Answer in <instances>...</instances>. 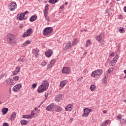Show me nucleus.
Segmentation results:
<instances>
[{
  "label": "nucleus",
  "mask_w": 126,
  "mask_h": 126,
  "mask_svg": "<svg viewBox=\"0 0 126 126\" xmlns=\"http://www.w3.org/2000/svg\"><path fill=\"white\" fill-rule=\"evenodd\" d=\"M48 87H49V82L47 81H44L42 83V85L38 87L37 92H38V93H42L44 91L48 90Z\"/></svg>",
  "instance_id": "nucleus-1"
},
{
  "label": "nucleus",
  "mask_w": 126,
  "mask_h": 126,
  "mask_svg": "<svg viewBox=\"0 0 126 126\" xmlns=\"http://www.w3.org/2000/svg\"><path fill=\"white\" fill-rule=\"evenodd\" d=\"M7 42L9 45L15 46L16 45V37L12 34H8L6 36Z\"/></svg>",
  "instance_id": "nucleus-2"
},
{
  "label": "nucleus",
  "mask_w": 126,
  "mask_h": 126,
  "mask_svg": "<svg viewBox=\"0 0 126 126\" xmlns=\"http://www.w3.org/2000/svg\"><path fill=\"white\" fill-rule=\"evenodd\" d=\"M102 73H103V71L101 69H97L91 73V76L97 78V77L100 76Z\"/></svg>",
  "instance_id": "nucleus-3"
},
{
  "label": "nucleus",
  "mask_w": 126,
  "mask_h": 126,
  "mask_svg": "<svg viewBox=\"0 0 126 126\" xmlns=\"http://www.w3.org/2000/svg\"><path fill=\"white\" fill-rule=\"evenodd\" d=\"M53 30L54 29L51 27L46 28L43 31V34L44 36H48V35H50L52 33Z\"/></svg>",
  "instance_id": "nucleus-4"
},
{
  "label": "nucleus",
  "mask_w": 126,
  "mask_h": 126,
  "mask_svg": "<svg viewBox=\"0 0 126 126\" xmlns=\"http://www.w3.org/2000/svg\"><path fill=\"white\" fill-rule=\"evenodd\" d=\"M8 6L10 11H13L17 7V4H16V2H12L8 5Z\"/></svg>",
  "instance_id": "nucleus-5"
},
{
  "label": "nucleus",
  "mask_w": 126,
  "mask_h": 126,
  "mask_svg": "<svg viewBox=\"0 0 126 126\" xmlns=\"http://www.w3.org/2000/svg\"><path fill=\"white\" fill-rule=\"evenodd\" d=\"M33 33V30L32 29H29L27 30L26 32L24 33L22 35L23 38H25V37H28L30 36Z\"/></svg>",
  "instance_id": "nucleus-6"
},
{
  "label": "nucleus",
  "mask_w": 126,
  "mask_h": 126,
  "mask_svg": "<svg viewBox=\"0 0 126 126\" xmlns=\"http://www.w3.org/2000/svg\"><path fill=\"white\" fill-rule=\"evenodd\" d=\"M56 108V105L54 103H51L46 107L47 111H52L55 112V108Z\"/></svg>",
  "instance_id": "nucleus-7"
},
{
  "label": "nucleus",
  "mask_w": 126,
  "mask_h": 126,
  "mask_svg": "<svg viewBox=\"0 0 126 126\" xmlns=\"http://www.w3.org/2000/svg\"><path fill=\"white\" fill-rule=\"evenodd\" d=\"M90 112H92V109H90L89 108H85L84 109V114L82 115V117H88V115H89V113Z\"/></svg>",
  "instance_id": "nucleus-8"
},
{
  "label": "nucleus",
  "mask_w": 126,
  "mask_h": 126,
  "mask_svg": "<svg viewBox=\"0 0 126 126\" xmlns=\"http://www.w3.org/2000/svg\"><path fill=\"white\" fill-rule=\"evenodd\" d=\"M104 36H105V34L103 32H101L100 34L96 36V39L97 40V41H98V43H101V40H102V39L104 38Z\"/></svg>",
  "instance_id": "nucleus-9"
},
{
  "label": "nucleus",
  "mask_w": 126,
  "mask_h": 126,
  "mask_svg": "<svg viewBox=\"0 0 126 126\" xmlns=\"http://www.w3.org/2000/svg\"><path fill=\"white\" fill-rule=\"evenodd\" d=\"M70 71V69L68 67H63L62 69V72L63 73H65L66 74L69 73Z\"/></svg>",
  "instance_id": "nucleus-10"
},
{
  "label": "nucleus",
  "mask_w": 126,
  "mask_h": 126,
  "mask_svg": "<svg viewBox=\"0 0 126 126\" xmlns=\"http://www.w3.org/2000/svg\"><path fill=\"white\" fill-rule=\"evenodd\" d=\"M32 54L35 56V58H39V49L35 48L32 50Z\"/></svg>",
  "instance_id": "nucleus-11"
},
{
  "label": "nucleus",
  "mask_w": 126,
  "mask_h": 126,
  "mask_svg": "<svg viewBox=\"0 0 126 126\" xmlns=\"http://www.w3.org/2000/svg\"><path fill=\"white\" fill-rule=\"evenodd\" d=\"M53 54V51L52 50L49 49V50L46 51V52L45 53V55L46 57L47 58H50Z\"/></svg>",
  "instance_id": "nucleus-12"
},
{
  "label": "nucleus",
  "mask_w": 126,
  "mask_h": 126,
  "mask_svg": "<svg viewBox=\"0 0 126 126\" xmlns=\"http://www.w3.org/2000/svg\"><path fill=\"white\" fill-rule=\"evenodd\" d=\"M21 86H22L21 85V84H17L16 86H15L13 88V91H17L18 90H19L20 89V88H21Z\"/></svg>",
  "instance_id": "nucleus-13"
},
{
  "label": "nucleus",
  "mask_w": 126,
  "mask_h": 126,
  "mask_svg": "<svg viewBox=\"0 0 126 126\" xmlns=\"http://www.w3.org/2000/svg\"><path fill=\"white\" fill-rule=\"evenodd\" d=\"M73 108V106L71 105V104H70L66 106L65 108V109L66 111H68V112H70L72 111Z\"/></svg>",
  "instance_id": "nucleus-14"
},
{
  "label": "nucleus",
  "mask_w": 126,
  "mask_h": 126,
  "mask_svg": "<svg viewBox=\"0 0 126 126\" xmlns=\"http://www.w3.org/2000/svg\"><path fill=\"white\" fill-rule=\"evenodd\" d=\"M70 44H71L70 41H69L66 44L64 48V50L65 51H66L67 49H70L71 48V45Z\"/></svg>",
  "instance_id": "nucleus-15"
},
{
  "label": "nucleus",
  "mask_w": 126,
  "mask_h": 126,
  "mask_svg": "<svg viewBox=\"0 0 126 126\" xmlns=\"http://www.w3.org/2000/svg\"><path fill=\"white\" fill-rule=\"evenodd\" d=\"M62 111H63V108L60 106H57V105H55L54 112H62Z\"/></svg>",
  "instance_id": "nucleus-16"
},
{
  "label": "nucleus",
  "mask_w": 126,
  "mask_h": 126,
  "mask_svg": "<svg viewBox=\"0 0 126 126\" xmlns=\"http://www.w3.org/2000/svg\"><path fill=\"white\" fill-rule=\"evenodd\" d=\"M16 118V112H13L12 114L11 115V118H9V119L11 121H14L15 120V118Z\"/></svg>",
  "instance_id": "nucleus-17"
},
{
  "label": "nucleus",
  "mask_w": 126,
  "mask_h": 126,
  "mask_svg": "<svg viewBox=\"0 0 126 126\" xmlns=\"http://www.w3.org/2000/svg\"><path fill=\"white\" fill-rule=\"evenodd\" d=\"M6 82L8 85H13V80L12 79H8L6 80Z\"/></svg>",
  "instance_id": "nucleus-18"
},
{
  "label": "nucleus",
  "mask_w": 126,
  "mask_h": 126,
  "mask_svg": "<svg viewBox=\"0 0 126 126\" xmlns=\"http://www.w3.org/2000/svg\"><path fill=\"white\" fill-rule=\"evenodd\" d=\"M67 83V81H66V80L62 81L60 83L61 87H64V86H65V85H66Z\"/></svg>",
  "instance_id": "nucleus-19"
},
{
  "label": "nucleus",
  "mask_w": 126,
  "mask_h": 126,
  "mask_svg": "<svg viewBox=\"0 0 126 126\" xmlns=\"http://www.w3.org/2000/svg\"><path fill=\"white\" fill-rule=\"evenodd\" d=\"M8 112V108L4 107L2 109V113L3 115H6Z\"/></svg>",
  "instance_id": "nucleus-20"
},
{
  "label": "nucleus",
  "mask_w": 126,
  "mask_h": 126,
  "mask_svg": "<svg viewBox=\"0 0 126 126\" xmlns=\"http://www.w3.org/2000/svg\"><path fill=\"white\" fill-rule=\"evenodd\" d=\"M107 79H108V75H104V77L102 79V83L103 84H107Z\"/></svg>",
  "instance_id": "nucleus-21"
},
{
  "label": "nucleus",
  "mask_w": 126,
  "mask_h": 126,
  "mask_svg": "<svg viewBox=\"0 0 126 126\" xmlns=\"http://www.w3.org/2000/svg\"><path fill=\"white\" fill-rule=\"evenodd\" d=\"M56 101H61L62 99H63V95L62 94H59L56 96Z\"/></svg>",
  "instance_id": "nucleus-22"
},
{
  "label": "nucleus",
  "mask_w": 126,
  "mask_h": 126,
  "mask_svg": "<svg viewBox=\"0 0 126 126\" xmlns=\"http://www.w3.org/2000/svg\"><path fill=\"white\" fill-rule=\"evenodd\" d=\"M37 18V16L33 15L30 19V21H31V22H33V21H35V20H36Z\"/></svg>",
  "instance_id": "nucleus-23"
},
{
  "label": "nucleus",
  "mask_w": 126,
  "mask_h": 126,
  "mask_svg": "<svg viewBox=\"0 0 126 126\" xmlns=\"http://www.w3.org/2000/svg\"><path fill=\"white\" fill-rule=\"evenodd\" d=\"M28 121L25 120H22L21 121V125H22V126H26V125H28Z\"/></svg>",
  "instance_id": "nucleus-24"
},
{
  "label": "nucleus",
  "mask_w": 126,
  "mask_h": 126,
  "mask_svg": "<svg viewBox=\"0 0 126 126\" xmlns=\"http://www.w3.org/2000/svg\"><path fill=\"white\" fill-rule=\"evenodd\" d=\"M26 60V59H25V58H24V57H21L20 59L18 60V61H19V63H24Z\"/></svg>",
  "instance_id": "nucleus-25"
},
{
  "label": "nucleus",
  "mask_w": 126,
  "mask_h": 126,
  "mask_svg": "<svg viewBox=\"0 0 126 126\" xmlns=\"http://www.w3.org/2000/svg\"><path fill=\"white\" fill-rule=\"evenodd\" d=\"M116 120L117 121H122V119L123 118V116H122V114H120L118 116H116Z\"/></svg>",
  "instance_id": "nucleus-26"
},
{
  "label": "nucleus",
  "mask_w": 126,
  "mask_h": 126,
  "mask_svg": "<svg viewBox=\"0 0 126 126\" xmlns=\"http://www.w3.org/2000/svg\"><path fill=\"white\" fill-rule=\"evenodd\" d=\"M91 44H92L91 43V41H90V40H88L87 41H86V47L87 48H88V47H90V46H91Z\"/></svg>",
  "instance_id": "nucleus-27"
},
{
  "label": "nucleus",
  "mask_w": 126,
  "mask_h": 126,
  "mask_svg": "<svg viewBox=\"0 0 126 126\" xmlns=\"http://www.w3.org/2000/svg\"><path fill=\"white\" fill-rule=\"evenodd\" d=\"M17 19H19V20H23L24 19H25V18H23V17H22V16L21 15V14H18L17 15Z\"/></svg>",
  "instance_id": "nucleus-28"
},
{
  "label": "nucleus",
  "mask_w": 126,
  "mask_h": 126,
  "mask_svg": "<svg viewBox=\"0 0 126 126\" xmlns=\"http://www.w3.org/2000/svg\"><path fill=\"white\" fill-rule=\"evenodd\" d=\"M119 32H120V33H125V32H126V31H125V28L123 27H120L119 29Z\"/></svg>",
  "instance_id": "nucleus-29"
},
{
  "label": "nucleus",
  "mask_w": 126,
  "mask_h": 126,
  "mask_svg": "<svg viewBox=\"0 0 126 126\" xmlns=\"http://www.w3.org/2000/svg\"><path fill=\"white\" fill-rule=\"evenodd\" d=\"M90 88L91 91L93 92L95 90V89H96V86H95L94 85H91Z\"/></svg>",
  "instance_id": "nucleus-30"
},
{
  "label": "nucleus",
  "mask_w": 126,
  "mask_h": 126,
  "mask_svg": "<svg viewBox=\"0 0 126 126\" xmlns=\"http://www.w3.org/2000/svg\"><path fill=\"white\" fill-rule=\"evenodd\" d=\"M120 123L122 125H124L125 126H126V119H123L121 120H120Z\"/></svg>",
  "instance_id": "nucleus-31"
},
{
  "label": "nucleus",
  "mask_w": 126,
  "mask_h": 126,
  "mask_svg": "<svg viewBox=\"0 0 126 126\" xmlns=\"http://www.w3.org/2000/svg\"><path fill=\"white\" fill-rule=\"evenodd\" d=\"M59 1V0H49V2L50 3H52V4H54V3H56V2H58Z\"/></svg>",
  "instance_id": "nucleus-32"
},
{
  "label": "nucleus",
  "mask_w": 126,
  "mask_h": 126,
  "mask_svg": "<svg viewBox=\"0 0 126 126\" xmlns=\"http://www.w3.org/2000/svg\"><path fill=\"white\" fill-rule=\"evenodd\" d=\"M23 118L24 119H31V116L30 115H24L23 116Z\"/></svg>",
  "instance_id": "nucleus-33"
},
{
  "label": "nucleus",
  "mask_w": 126,
  "mask_h": 126,
  "mask_svg": "<svg viewBox=\"0 0 126 126\" xmlns=\"http://www.w3.org/2000/svg\"><path fill=\"white\" fill-rule=\"evenodd\" d=\"M30 43H31V42L30 40H27L25 43H24L23 44V45L25 46L27 45H29V44H30Z\"/></svg>",
  "instance_id": "nucleus-34"
},
{
  "label": "nucleus",
  "mask_w": 126,
  "mask_h": 126,
  "mask_svg": "<svg viewBox=\"0 0 126 126\" xmlns=\"http://www.w3.org/2000/svg\"><path fill=\"white\" fill-rule=\"evenodd\" d=\"M113 70V68H109L107 70V74L106 75H108V74H110V73H111V72H112V71Z\"/></svg>",
  "instance_id": "nucleus-35"
},
{
  "label": "nucleus",
  "mask_w": 126,
  "mask_h": 126,
  "mask_svg": "<svg viewBox=\"0 0 126 126\" xmlns=\"http://www.w3.org/2000/svg\"><path fill=\"white\" fill-rule=\"evenodd\" d=\"M118 59H119V56H118V55H116L115 57L113 58V61H115V62L116 63Z\"/></svg>",
  "instance_id": "nucleus-36"
},
{
  "label": "nucleus",
  "mask_w": 126,
  "mask_h": 126,
  "mask_svg": "<svg viewBox=\"0 0 126 126\" xmlns=\"http://www.w3.org/2000/svg\"><path fill=\"white\" fill-rule=\"evenodd\" d=\"M44 17L46 20H47V22H50V18L49 17V16H48V15L44 16Z\"/></svg>",
  "instance_id": "nucleus-37"
},
{
  "label": "nucleus",
  "mask_w": 126,
  "mask_h": 126,
  "mask_svg": "<svg viewBox=\"0 0 126 126\" xmlns=\"http://www.w3.org/2000/svg\"><path fill=\"white\" fill-rule=\"evenodd\" d=\"M13 79H14V80H15V81H17V80L19 79V76H15L13 78Z\"/></svg>",
  "instance_id": "nucleus-38"
},
{
  "label": "nucleus",
  "mask_w": 126,
  "mask_h": 126,
  "mask_svg": "<svg viewBox=\"0 0 126 126\" xmlns=\"http://www.w3.org/2000/svg\"><path fill=\"white\" fill-rule=\"evenodd\" d=\"M77 43V39L74 40L72 42V46H75Z\"/></svg>",
  "instance_id": "nucleus-39"
},
{
  "label": "nucleus",
  "mask_w": 126,
  "mask_h": 126,
  "mask_svg": "<svg viewBox=\"0 0 126 126\" xmlns=\"http://www.w3.org/2000/svg\"><path fill=\"white\" fill-rule=\"evenodd\" d=\"M36 115V113L32 112V113L31 114V118H34V117H35V115Z\"/></svg>",
  "instance_id": "nucleus-40"
},
{
  "label": "nucleus",
  "mask_w": 126,
  "mask_h": 126,
  "mask_svg": "<svg viewBox=\"0 0 126 126\" xmlns=\"http://www.w3.org/2000/svg\"><path fill=\"white\" fill-rule=\"evenodd\" d=\"M55 62H56V60H55L54 59H53L51 61L50 63L52 64V66L54 65V63H55Z\"/></svg>",
  "instance_id": "nucleus-41"
},
{
  "label": "nucleus",
  "mask_w": 126,
  "mask_h": 126,
  "mask_svg": "<svg viewBox=\"0 0 126 126\" xmlns=\"http://www.w3.org/2000/svg\"><path fill=\"white\" fill-rule=\"evenodd\" d=\"M15 71H17V72L19 73V71H20V68H19V67L17 66L16 68V69L15 70Z\"/></svg>",
  "instance_id": "nucleus-42"
},
{
  "label": "nucleus",
  "mask_w": 126,
  "mask_h": 126,
  "mask_svg": "<svg viewBox=\"0 0 126 126\" xmlns=\"http://www.w3.org/2000/svg\"><path fill=\"white\" fill-rule=\"evenodd\" d=\"M45 10H49V4H47L45 7Z\"/></svg>",
  "instance_id": "nucleus-43"
},
{
  "label": "nucleus",
  "mask_w": 126,
  "mask_h": 126,
  "mask_svg": "<svg viewBox=\"0 0 126 126\" xmlns=\"http://www.w3.org/2000/svg\"><path fill=\"white\" fill-rule=\"evenodd\" d=\"M46 64H47V63L45 61L42 62L41 63V65H42L43 66H45V65H46Z\"/></svg>",
  "instance_id": "nucleus-44"
},
{
  "label": "nucleus",
  "mask_w": 126,
  "mask_h": 126,
  "mask_svg": "<svg viewBox=\"0 0 126 126\" xmlns=\"http://www.w3.org/2000/svg\"><path fill=\"white\" fill-rule=\"evenodd\" d=\"M109 122L110 120H107L106 121H105L103 123L104 124V125H107V124H109Z\"/></svg>",
  "instance_id": "nucleus-45"
},
{
  "label": "nucleus",
  "mask_w": 126,
  "mask_h": 126,
  "mask_svg": "<svg viewBox=\"0 0 126 126\" xmlns=\"http://www.w3.org/2000/svg\"><path fill=\"white\" fill-rule=\"evenodd\" d=\"M48 10H45L44 11V16H46L47 15H48Z\"/></svg>",
  "instance_id": "nucleus-46"
},
{
  "label": "nucleus",
  "mask_w": 126,
  "mask_h": 126,
  "mask_svg": "<svg viewBox=\"0 0 126 126\" xmlns=\"http://www.w3.org/2000/svg\"><path fill=\"white\" fill-rule=\"evenodd\" d=\"M32 87L33 88H36V87H37V84L36 83H34L32 85Z\"/></svg>",
  "instance_id": "nucleus-47"
},
{
  "label": "nucleus",
  "mask_w": 126,
  "mask_h": 126,
  "mask_svg": "<svg viewBox=\"0 0 126 126\" xmlns=\"http://www.w3.org/2000/svg\"><path fill=\"white\" fill-rule=\"evenodd\" d=\"M18 73H18V72L17 71H13V74L14 75H17V74H18Z\"/></svg>",
  "instance_id": "nucleus-48"
},
{
  "label": "nucleus",
  "mask_w": 126,
  "mask_h": 126,
  "mask_svg": "<svg viewBox=\"0 0 126 126\" xmlns=\"http://www.w3.org/2000/svg\"><path fill=\"white\" fill-rule=\"evenodd\" d=\"M52 65L50 63V64H48L47 65V68H51V67H52Z\"/></svg>",
  "instance_id": "nucleus-49"
},
{
  "label": "nucleus",
  "mask_w": 126,
  "mask_h": 126,
  "mask_svg": "<svg viewBox=\"0 0 126 126\" xmlns=\"http://www.w3.org/2000/svg\"><path fill=\"white\" fill-rule=\"evenodd\" d=\"M111 63H112V65H114V64H115V63H116V62L114 61V60H113V61L111 62Z\"/></svg>",
  "instance_id": "nucleus-50"
},
{
  "label": "nucleus",
  "mask_w": 126,
  "mask_h": 126,
  "mask_svg": "<svg viewBox=\"0 0 126 126\" xmlns=\"http://www.w3.org/2000/svg\"><path fill=\"white\" fill-rule=\"evenodd\" d=\"M3 126H8V124L7 123H4L3 124Z\"/></svg>",
  "instance_id": "nucleus-51"
},
{
  "label": "nucleus",
  "mask_w": 126,
  "mask_h": 126,
  "mask_svg": "<svg viewBox=\"0 0 126 126\" xmlns=\"http://www.w3.org/2000/svg\"><path fill=\"white\" fill-rule=\"evenodd\" d=\"M48 93H45V100H47V98H48Z\"/></svg>",
  "instance_id": "nucleus-52"
},
{
  "label": "nucleus",
  "mask_w": 126,
  "mask_h": 126,
  "mask_svg": "<svg viewBox=\"0 0 126 126\" xmlns=\"http://www.w3.org/2000/svg\"><path fill=\"white\" fill-rule=\"evenodd\" d=\"M21 15H22L23 18H24V17H25V14H24V13H21Z\"/></svg>",
  "instance_id": "nucleus-53"
},
{
  "label": "nucleus",
  "mask_w": 126,
  "mask_h": 126,
  "mask_svg": "<svg viewBox=\"0 0 126 126\" xmlns=\"http://www.w3.org/2000/svg\"><path fill=\"white\" fill-rule=\"evenodd\" d=\"M110 56L111 57H114V56H115V53L114 52H112L111 54H110Z\"/></svg>",
  "instance_id": "nucleus-54"
},
{
  "label": "nucleus",
  "mask_w": 126,
  "mask_h": 126,
  "mask_svg": "<svg viewBox=\"0 0 126 126\" xmlns=\"http://www.w3.org/2000/svg\"><path fill=\"white\" fill-rule=\"evenodd\" d=\"M64 7V5H62V6H61L60 7V9H63V8Z\"/></svg>",
  "instance_id": "nucleus-55"
},
{
  "label": "nucleus",
  "mask_w": 126,
  "mask_h": 126,
  "mask_svg": "<svg viewBox=\"0 0 126 126\" xmlns=\"http://www.w3.org/2000/svg\"><path fill=\"white\" fill-rule=\"evenodd\" d=\"M27 13H29V12L28 11H26L24 12V14H25V15H26Z\"/></svg>",
  "instance_id": "nucleus-56"
},
{
  "label": "nucleus",
  "mask_w": 126,
  "mask_h": 126,
  "mask_svg": "<svg viewBox=\"0 0 126 126\" xmlns=\"http://www.w3.org/2000/svg\"><path fill=\"white\" fill-rule=\"evenodd\" d=\"M19 28H23V25H21L19 26Z\"/></svg>",
  "instance_id": "nucleus-57"
},
{
  "label": "nucleus",
  "mask_w": 126,
  "mask_h": 126,
  "mask_svg": "<svg viewBox=\"0 0 126 126\" xmlns=\"http://www.w3.org/2000/svg\"><path fill=\"white\" fill-rule=\"evenodd\" d=\"M124 10L125 12H126V6L124 7Z\"/></svg>",
  "instance_id": "nucleus-58"
},
{
  "label": "nucleus",
  "mask_w": 126,
  "mask_h": 126,
  "mask_svg": "<svg viewBox=\"0 0 126 126\" xmlns=\"http://www.w3.org/2000/svg\"><path fill=\"white\" fill-rule=\"evenodd\" d=\"M100 126H106V125H105L104 123H102V124L100 125Z\"/></svg>",
  "instance_id": "nucleus-59"
},
{
  "label": "nucleus",
  "mask_w": 126,
  "mask_h": 126,
  "mask_svg": "<svg viewBox=\"0 0 126 126\" xmlns=\"http://www.w3.org/2000/svg\"><path fill=\"white\" fill-rule=\"evenodd\" d=\"M103 114H107V111L106 110L103 111Z\"/></svg>",
  "instance_id": "nucleus-60"
},
{
  "label": "nucleus",
  "mask_w": 126,
  "mask_h": 126,
  "mask_svg": "<svg viewBox=\"0 0 126 126\" xmlns=\"http://www.w3.org/2000/svg\"><path fill=\"white\" fill-rule=\"evenodd\" d=\"M65 5H67L68 4V2H65Z\"/></svg>",
  "instance_id": "nucleus-61"
},
{
  "label": "nucleus",
  "mask_w": 126,
  "mask_h": 126,
  "mask_svg": "<svg viewBox=\"0 0 126 126\" xmlns=\"http://www.w3.org/2000/svg\"><path fill=\"white\" fill-rule=\"evenodd\" d=\"M86 30H81V32H84V31H86Z\"/></svg>",
  "instance_id": "nucleus-62"
},
{
  "label": "nucleus",
  "mask_w": 126,
  "mask_h": 126,
  "mask_svg": "<svg viewBox=\"0 0 126 126\" xmlns=\"http://www.w3.org/2000/svg\"><path fill=\"white\" fill-rule=\"evenodd\" d=\"M101 46H104V43H101Z\"/></svg>",
  "instance_id": "nucleus-63"
},
{
  "label": "nucleus",
  "mask_w": 126,
  "mask_h": 126,
  "mask_svg": "<svg viewBox=\"0 0 126 126\" xmlns=\"http://www.w3.org/2000/svg\"><path fill=\"white\" fill-rule=\"evenodd\" d=\"M124 73H125V74H126V70H124Z\"/></svg>",
  "instance_id": "nucleus-64"
}]
</instances>
